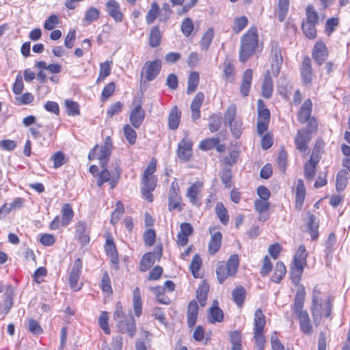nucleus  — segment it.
Returning <instances> with one entry per match:
<instances>
[{
    "mask_svg": "<svg viewBox=\"0 0 350 350\" xmlns=\"http://www.w3.org/2000/svg\"><path fill=\"white\" fill-rule=\"evenodd\" d=\"M214 37V31L212 28L208 29L203 35L201 41L200 46L202 50L206 51L209 48Z\"/></svg>",
    "mask_w": 350,
    "mask_h": 350,
    "instance_id": "39",
    "label": "nucleus"
},
{
    "mask_svg": "<svg viewBox=\"0 0 350 350\" xmlns=\"http://www.w3.org/2000/svg\"><path fill=\"white\" fill-rule=\"evenodd\" d=\"M305 296L306 292L304 286H299L295 297L293 311L299 319L301 331L306 335H311L313 333V328L309 314L306 310L303 309Z\"/></svg>",
    "mask_w": 350,
    "mask_h": 350,
    "instance_id": "1",
    "label": "nucleus"
},
{
    "mask_svg": "<svg viewBox=\"0 0 350 350\" xmlns=\"http://www.w3.org/2000/svg\"><path fill=\"white\" fill-rule=\"evenodd\" d=\"M246 292L242 286L236 287L232 292V299L238 307H241L245 299Z\"/></svg>",
    "mask_w": 350,
    "mask_h": 350,
    "instance_id": "28",
    "label": "nucleus"
},
{
    "mask_svg": "<svg viewBox=\"0 0 350 350\" xmlns=\"http://www.w3.org/2000/svg\"><path fill=\"white\" fill-rule=\"evenodd\" d=\"M349 178V173L347 170H341L338 172L336 176V187L337 191H341L346 188Z\"/></svg>",
    "mask_w": 350,
    "mask_h": 350,
    "instance_id": "29",
    "label": "nucleus"
},
{
    "mask_svg": "<svg viewBox=\"0 0 350 350\" xmlns=\"http://www.w3.org/2000/svg\"><path fill=\"white\" fill-rule=\"evenodd\" d=\"M99 16L100 11L97 8L92 7L86 11L84 19L88 23H90L92 21L98 19Z\"/></svg>",
    "mask_w": 350,
    "mask_h": 350,
    "instance_id": "56",
    "label": "nucleus"
},
{
    "mask_svg": "<svg viewBox=\"0 0 350 350\" xmlns=\"http://www.w3.org/2000/svg\"><path fill=\"white\" fill-rule=\"evenodd\" d=\"M238 266L239 257L237 254L232 255L226 263H220L216 269L219 282L222 284L229 276L234 275L237 271Z\"/></svg>",
    "mask_w": 350,
    "mask_h": 350,
    "instance_id": "6",
    "label": "nucleus"
},
{
    "mask_svg": "<svg viewBox=\"0 0 350 350\" xmlns=\"http://www.w3.org/2000/svg\"><path fill=\"white\" fill-rule=\"evenodd\" d=\"M228 124L230 126V131H231L233 136L237 139L239 138L241 135L242 130H243L242 121L240 120L239 119H238V120L234 121L233 122L229 123Z\"/></svg>",
    "mask_w": 350,
    "mask_h": 350,
    "instance_id": "49",
    "label": "nucleus"
},
{
    "mask_svg": "<svg viewBox=\"0 0 350 350\" xmlns=\"http://www.w3.org/2000/svg\"><path fill=\"white\" fill-rule=\"evenodd\" d=\"M323 311L325 317H329L332 312L331 301L328 297L324 299L321 291L316 286L313 290L311 306L313 322L316 326H318L321 321Z\"/></svg>",
    "mask_w": 350,
    "mask_h": 350,
    "instance_id": "2",
    "label": "nucleus"
},
{
    "mask_svg": "<svg viewBox=\"0 0 350 350\" xmlns=\"http://www.w3.org/2000/svg\"><path fill=\"white\" fill-rule=\"evenodd\" d=\"M106 9L109 15L117 23L123 19V14L120 11V4L116 0H109L106 3Z\"/></svg>",
    "mask_w": 350,
    "mask_h": 350,
    "instance_id": "17",
    "label": "nucleus"
},
{
    "mask_svg": "<svg viewBox=\"0 0 350 350\" xmlns=\"http://www.w3.org/2000/svg\"><path fill=\"white\" fill-rule=\"evenodd\" d=\"M290 0H279L278 5V18L280 22H282L288 12Z\"/></svg>",
    "mask_w": 350,
    "mask_h": 350,
    "instance_id": "42",
    "label": "nucleus"
},
{
    "mask_svg": "<svg viewBox=\"0 0 350 350\" xmlns=\"http://www.w3.org/2000/svg\"><path fill=\"white\" fill-rule=\"evenodd\" d=\"M307 253L304 245H301L298 247L297 253L294 257V265L305 266L306 265Z\"/></svg>",
    "mask_w": 350,
    "mask_h": 350,
    "instance_id": "31",
    "label": "nucleus"
},
{
    "mask_svg": "<svg viewBox=\"0 0 350 350\" xmlns=\"http://www.w3.org/2000/svg\"><path fill=\"white\" fill-rule=\"evenodd\" d=\"M265 325V316L260 309H258L254 314V335L256 350H264L265 338L263 330Z\"/></svg>",
    "mask_w": 350,
    "mask_h": 350,
    "instance_id": "7",
    "label": "nucleus"
},
{
    "mask_svg": "<svg viewBox=\"0 0 350 350\" xmlns=\"http://www.w3.org/2000/svg\"><path fill=\"white\" fill-rule=\"evenodd\" d=\"M306 224V231L310 234L312 240H316L319 237V220L317 217L308 213Z\"/></svg>",
    "mask_w": 350,
    "mask_h": 350,
    "instance_id": "20",
    "label": "nucleus"
},
{
    "mask_svg": "<svg viewBox=\"0 0 350 350\" xmlns=\"http://www.w3.org/2000/svg\"><path fill=\"white\" fill-rule=\"evenodd\" d=\"M180 198L178 191H170L168 198V206L169 210L172 211L178 208L179 211L181 210L180 206Z\"/></svg>",
    "mask_w": 350,
    "mask_h": 350,
    "instance_id": "38",
    "label": "nucleus"
},
{
    "mask_svg": "<svg viewBox=\"0 0 350 350\" xmlns=\"http://www.w3.org/2000/svg\"><path fill=\"white\" fill-rule=\"evenodd\" d=\"M204 184L201 181H196L193 183L188 189L186 196L189 198V202L197 206L200 205V195L203 188Z\"/></svg>",
    "mask_w": 350,
    "mask_h": 350,
    "instance_id": "11",
    "label": "nucleus"
},
{
    "mask_svg": "<svg viewBox=\"0 0 350 350\" xmlns=\"http://www.w3.org/2000/svg\"><path fill=\"white\" fill-rule=\"evenodd\" d=\"M215 212L221 222L223 224L226 225L229 220V216L228 215V211L224 206L223 203H217L215 206Z\"/></svg>",
    "mask_w": 350,
    "mask_h": 350,
    "instance_id": "40",
    "label": "nucleus"
},
{
    "mask_svg": "<svg viewBox=\"0 0 350 350\" xmlns=\"http://www.w3.org/2000/svg\"><path fill=\"white\" fill-rule=\"evenodd\" d=\"M144 117L145 111L142 107V103H139L132 109L130 113V122L135 129H138L142 124Z\"/></svg>",
    "mask_w": 350,
    "mask_h": 350,
    "instance_id": "16",
    "label": "nucleus"
},
{
    "mask_svg": "<svg viewBox=\"0 0 350 350\" xmlns=\"http://www.w3.org/2000/svg\"><path fill=\"white\" fill-rule=\"evenodd\" d=\"M258 110V121H257V133L261 135L267 129L270 121V111L265 107L264 103L259 99L257 103Z\"/></svg>",
    "mask_w": 350,
    "mask_h": 350,
    "instance_id": "8",
    "label": "nucleus"
},
{
    "mask_svg": "<svg viewBox=\"0 0 350 350\" xmlns=\"http://www.w3.org/2000/svg\"><path fill=\"white\" fill-rule=\"evenodd\" d=\"M319 22V14L312 5L306 8V17L302 21V30L304 35L309 39L317 36L316 25Z\"/></svg>",
    "mask_w": 350,
    "mask_h": 350,
    "instance_id": "5",
    "label": "nucleus"
},
{
    "mask_svg": "<svg viewBox=\"0 0 350 350\" xmlns=\"http://www.w3.org/2000/svg\"><path fill=\"white\" fill-rule=\"evenodd\" d=\"M192 142L188 139H183L178 145L177 154L183 161L189 160L192 154Z\"/></svg>",
    "mask_w": 350,
    "mask_h": 350,
    "instance_id": "13",
    "label": "nucleus"
},
{
    "mask_svg": "<svg viewBox=\"0 0 350 350\" xmlns=\"http://www.w3.org/2000/svg\"><path fill=\"white\" fill-rule=\"evenodd\" d=\"M248 21L245 16H241L234 19L232 29L234 33L241 32L247 25Z\"/></svg>",
    "mask_w": 350,
    "mask_h": 350,
    "instance_id": "51",
    "label": "nucleus"
},
{
    "mask_svg": "<svg viewBox=\"0 0 350 350\" xmlns=\"http://www.w3.org/2000/svg\"><path fill=\"white\" fill-rule=\"evenodd\" d=\"M258 31L254 27H250L243 36L239 50V59L241 62H245L254 53L258 44Z\"/></svg>",
    "mask_w": 350,
    "mask_h": 350,
    "instance_id": "3",
    "label": "nucleus"
},
{
    "mask_svg": "<svg viewBox=\"0 0 350 350\" xmlns=\"http://www.w3.org/2000/svg\"><path fill=\"white\" fill-rule=\"evenodd\" d=\"M53 167L58 168L66 163L65 156L62 152H55L51 157Z\"/></svg>",
    "mask_w": 350,
    "mask_h": 350,
    "instance_id": "61",
    "label": "nucleus"
},
{
    "mask_svg": "<svg viewBox=\"0 0 350 350\" xmlns=\"http://www.w3.org/2000/svg\"><path fill=\"white\" fill-rule=\"evenodd\" d=\"M316 167L314 164L308 162L305 164L304 176L308 180L311 181L314 178L316 174Z\"/></svg>",
    "mask_w": 350,
    "mask_h": 350,
    "instance_id": "58",
    "label": "nucleus"
},
{
    "mask_svg": "<svg viewBox=\"0 0 350 350\" xmlns=\"http://www.w3.org/2000/svg\"><path fill=\"white\" fill-rule=\"evenodd\" d=\"M202 265V260L198 254H196L192 259L190 269L195 278L198 276V272L199 271Z\"/></svg>",
    "mask_w": 350,
    "mask_h": 350,
    "instance_id": "57",
    "label": "nucleus"
},
{
    "mask_svg": "<svg viewBox=\"0 0 350 350\" xmlns=\"http://www.w3.org/2000/svg\"><path fill=\"white\" fill-rule=\"evenodd\" d=\"M208 120V128L211 132H216L221 128L222 118L220 113L213 114L210 116Z\"/></svg>",
    "mask_w": 350,
    "mask_h": 350,
    "instance_id": "33",
    "label": "nucleus"
},
{
    "mask_svg": "<svg viewBox=\"0 0 350 350\" xmlns=\"http://www.w3.org/2000/svg\"><path fill=\"white\" fill-rule=\"evenodd\" d=\"M111 150L103 146H100L99 152L98 153V159L100 161L101 167H105L107 164L109 158L111 155Z\"/></svg>",
    "mask_w": 350,
    "mask_h": 350,
    "instance_id": "43",
    "label": "nucleus"
},
{
    "mask_svg": "<svg viewBox=\"0 0 350 350\" xmlns=\"http://www.w3.org/2000/svg\"><path fill=\"white\" fill-rule=\"evenodd\" d=\"M172 10L170 5L167 3H163L161 10L159 12V21L163 22L167 21L170 18Z\"/></svg>",
    "mask_w": 350,
    "mask_h": 350,
    "instance_id": "60",
    "label": "nucleus"
},
{
    "mask_svg": "<svg viewBox=\"0 0 350 350\" xmlns=\"http://www.w3.org/2000/svg\"><path fill=\"white\" fill-rule=\"evenodd\" d=\"M74 212L68 204H64L62 208V226H66L72 219Z\"/></svg>",
    "mask_w": 350,
    "mask_h": 350,
    "instance_id": "30",
    "label": "nucleus"
},
{
    "mask_svg": "<svg viewBox=\"0 0 350 350\" xmlns=\"http://www.w3.org/2000/svg\"><path fill=\"white\" fill-rule=\"evenodd\" d=\"M161 248H158L157 251L154 252H149L145 254L140 261V270L142 271H147L150 267L153 265L156 258L159 259L161 256Z\"/></svg>",
    "mask_w": 350,
    "mask_h": 350,
    "instance_id": "14",
    "label": "nucleus"
},
{
    "mask_svg": "<svg viewBox=\"0 0 350 350\" xmlns=\"http://www.w3.org/2000/svg\"><path fill=\"white\" fill-rule=\"evenodd\" d=\"M65 105L67 109V113L72 116H78L80 113L79 106L77 103L66 100Z\"/></svg>",
    "mask_w": 350,
    "mask_h": 350,
    "instance_id": "52",
    "label": "nucleus"
},
{
    "mask_svg": "<svg viewBox=\"0 0 350 350\" xmlns=\"http://www.w3.org/2000/svg\"><path fill=\"white\" fill-rule=\"evenodd\" d=\"M199 80L200 76L198 72L195 71L191 72L188 78L187 94H190L196 91L199 83Z\"/></svg>",
    "mask_w": 350,
    "mask_h": 350,
    "instance_id": "37",
    "label": "nucleus"
},
{
    "mask_svg": "<svg viewBox=\"0 0 350 350\" xmlns=\"http://www.w3.org/2000/svg\"><path fill=\"white\" fill-rule=\"evenodd\" d=\"M113 317L116 323L118 330L121 333H126L131 338L135 336L136 333L135 319L131 313H129L128 315L124 314L122 305L120 302L116 304Z\"/></svg>",
    "mask_w": 350,
    "mask_h": 350,
    "instance_id": "4",
    "label": "nucleus"
},
{
    "mask_svg": "<svg viewBox=\"0 0 350 350\" xmlns=\"http://www.w3.org/2000/svg\"><path fill=\"white\" fill-rule=\"evenodd\" d=\"M271 58L272 74L276 77L280 72L283 62L281 47L278 42L272 41L271 42Z\"/></svg>",
    "mask_w": 350,
    "mask_h": 350,
    "instance_id": "9",
    "label": "nucleus"
},
{
    "mask_svg": "<svg viewBox=\"0 0 350 350\" xmlns=\"http://www.w3.org/2000/svg\"><path fill=\"white\" fill-rule=\"evenodd\" d=\"M220 178L226 188H230L232 186V172L230 169H223L220 173Z\"/></svg>",
    "mask_w": 350,
    "mask_h": 350,
    "instance_id": "53",
    "label": "nucleus"
},
{
    "mask_svg": "<svg viewBox=\"0 0 350 350\" xmlns=\"http://www.w3.org/2000/svg\"><path fill=\"white\" fill-rule=\"evenodd\" d=\"M301 75L304 84H309L312 80V69L309 57H305L301 66Z\"/></svg>",
    "mask_w": 350,
    "mask_h": 350,
    "instance_id": "19",
    "label": "nucleus"
},
{
    "mask_svg": "<svg viewBox=\"0 0 350 350\" xmlns=\"http://www.w3.org/2000/svg\"><path fill=\"white\" fill-rule=\"evenodd\" d=\"M13 291L14 290L12 287L8 286L7 291L4 294L5 298L3 311L5 312V314H8L10 308L12 307Z\"/></svg>",
    "mask_w": 350,
    "mask_h": 350,
    "instance_id": "44",
    "label": "nucleus"
},
{
    "mask_svg": "<svg viewBox=\"0 0 350 350\" xmlns=\"http://www.w3.org/2000/svg\"><path fill=\"white\" fill-rule=\"evenodd\" d=\"M209 230L211 239L208 244V251L211 254H214L221 247L222 234L219 231L217 230L216 227H210Z\"/></svg>",
    "mask_w": 350,
    "mask_h": 350,
    "instance_id": "15",
    "label": "nucleus"
},
{
    "mask_svg": "<svg viewBox=\"0 0 350 350\" xmlns=\"http://www.w3.org/2000/svg\"><path fill=\"white\" fill-rule=\"evenodd\" d=\"M81 269L82 261L80 258H77L74 262L69 276V284L74 291H79L81 288V284H78Z\"/></svg>",
    "mask_w": 350,
    "mask_h": 350,
    "instance_id": "10",
    "label": "nucleus"
},
{
    "mask_svg": "<svg viewBox=\"0 0 350 350\" xmlns=\"http://www.w3.org/2000/svg\"><path fill=\"white\" fill-rule=\"evenodd\" d=\"M194 28L193 23L191 18H185L181 25V30L185 36H189Z\"/></svg>",
    "mask_w": 350,
    "mask_h": 350,
    "instance_id": "54",
    "label": "nucleus"
},
{
    "mask_svg": "<svg viewBox=\"0 0 350 350\" xmlns=\"http://www.w3.org/2000/svg\"><path fill=\"white\" fill-rule=\"evenodd\" d=\"M312 109V103L310 99L305 100L300 108L297 120L299 122L304 124L310 118Z\"/></svg>",
    "mask_w": 350,
    "mask_h": 350,
    "instance_id": "23",
    "label": "nucleus"
},
{
    "mask_svg": "<svg viewBox=\"0 0 350 350\" xmlns=\"http://www.w3.org/2000/svg\"><path fill=\"white\" fill-rule=\"evenodd\" d=\"M161 38V33L159 27H153L149 36V45L152 47H156L159 45Z\"/></svg>",
    "mask_w": 350,
    "mask_h": 350,
    "instance_id": "35",
    "label": "nucleus"
},
{
    "mask_svg": "<svg viewBox=\"0 0 350 350\" xmlns=\"http://www.w3.org/2000/svg\"><path fill=\"white\" fill-rule=\"evenodd\" d=\"M161 69V64L157 61L146 62L144 66L145 78L148 81H152L158 75Z\"/></svg>",
    "mask_w": 350,
    "mask_h": 350,
    "instance_id": "21",
    "label": "nucleus"
},
{
    "mask_svg": "<svg viewBox=\"0 0 350 350\" xmlns=\"http://www.w3.org/2000/svg\"><path fill=\"white\" fill-rule=\"evenodd\" d=\"M133 305L135 315L137 317H140L142 312V303L141 299V293L139 288L136 287L133 292Z\"/></svg>",
    "mask_w": 350,
    "mask_h": 350,
    "instance_id": "27",
    "label": "nucleus"
},
{
    "mask_svg": "<svg viewBox=\"0 0 350 350\" xmlns=\"http://www.w3.org/2000/svg\"><path fill=\"white\" fill-rule=\"evenodd\" d=\"M108 319L109 317L107 312H102L98 318V324L106 334H110V329L108 325Z\"/></svg>",
    "mask_w": 350,
    "mask_h": 350,
    "instance_id": "55",
    "label": "nucleus"
},
{
    "mask_svg": "<svg viewBox=\"0 0 350 350\" xmlns=\"http://www.w3.org/2000/svg\"><path fill=\"white\" fill-rule=\"evenodd\" d=\"M311 139L310 131L306 129L298 130L295 138V144L297 150L301 152H306L308 144Z\"/></svg>",
    "mask_w": 350,
    "mask_h": 350,
    "instance_id": "12",
    "label": "nucleus"
},
{
    "mask_svg": "<svg viewBox=\"0 0 350 350\" xmlns=\"http://www.w3.org/2000/svg\"><path fill=\"white\" fill-rule=\"evenodd\" d=\"M116 209L111 214V223L116 224L124 212V204L121 201H118L116 204Z\"/></svg>",
    "mask_w": 350,
    "mask_h": 350,
    "instance_id": "45",
    "label": "nucleus"
},
{
    "mask_svg": "<svg viewBox=\"0 0 350 350\" xmlns=\"http://www.w3.org/2000/svg\"><path fill=\"white\" fill-rule=\"evenodd\" d=\"M159 14V6L156 2H154L151 5L150 9L148 10L146 15V22L148 24L152 23L157 16Z\"/></svg>",
    "mask_w": 350,
    "mask_h": 350,
    "instance_id": "46",
    "label": "nucleus"
},
{
    "mask_svg": "<svg viewBox=\"0 0 350 350\" xmlns=\"http://www.w3.org/2000/svg\"><path fill=\"white\" fill-rule=\"evenodd\" d=\"M103 170L99 174L98 178L97 180V185L98 187H101L104 183H106L110 180L111 174L107 169V165L105 167H102Z\"/></svg>",
    "mask_w": 350,
    "mask_h": 350,
    "instance_id": "63",
    "label": "nucleus"
},
{
    "mask_svg": "<svg viewBox=\"0 0 350 350\" xmlns=\"http://www.w3.org/2000/svg\"><path fill=\"white\" fill-rule=\"evenodd\" d=\"M123 132L128 142L130 144H134L137 139V133L135 131L129 124H126L123 128Z\"/></svg>",
    "mask_w": 350,
    "mask_h": 350,
    "instance_id": "47",
    "label": "nucleus"
},
{
    "mask_svg": "<svg viewBox=\"0 0 350 350\" xmlns=\"http://www.w3.org/2000/svg\"><path fill=\"white\" fill-rule=\"evenodd\" d=\"M111 61H106L100 64V72L96 80V83H100L105 80L111 73Z\"/></svg>",
    "mask_w": 350,
    "mask_h": 350,
    "instance_id": "34",
    "label": "nucleus"
},
{
    "mask_svg": "<svg viewBox=\"0 0 350 350\" xmlns=\"http://www.w3.org/2000/svg\"><path fill=\"white\" fill-rule=\"evenodd\" d=\"M286 272V267L283 262H278L275 265V271L271 277V280L275 283H280Z\"/></svg>",
    "mask_w": 350,
    "mask_h": 350,
    "instance_id": "36",
    "label": "nucleus"
},
{
    "mask_svg": "<svg viewBox=\"0 0 350 350\" xmlns=\"http://www.w3.org/2000/svg\"><path fill=\"white\" fill-rule=\"evenodd\" d=\"M208 290V285L206 283H203L196 291V297L202 306H204L206 304Z\"/></svg>",
    "mask_w": 350,
    "mask_h": 350,
    "instance_id": "41",
    "label": "nucleus"
},
{
    "mask_svg": "<svg viewBox=\"0 0 350 350\" xmlns=\"http://www.w3.org/2000/svg\"><path fill=\"white\" fill-rule=\"evenodd\" d=\"M304 267L300 265H295L291 268V275L292 282L297 284L301 279Z\"/></svg>",
    "mask_w": 350,
    "mask_h": 350,
    "instance_id": "50",
    "label": "nucleus"
},
{
    "mask_svg": "<svg viewBox=\"0 0 350 350\" xmlns=\"http://www.w3.org/2000/svg\"><path fill=\"white\" fill-rule=\"evenodd\" d=\"M181 111L177 106H174L168 116V126L171 130L178 129L180 120Z\"/></svg>",
    "mask_w": 350,
    "mask_h": 350,
    "instance_id": "24",
    "label": "nucleus"
},
{
    "mask_svg": "<svg viewBox=\"0 0 350 350\" xmlns=\"http://www.w3.org/2000/svg\"><path fill=\"white\" fill-rule=\"evenodd\" d=\"M287 153L285 150H281L278 156L277 164L279 169L284 172L286 166Z\"/></svg>",
    "mask_w": 350,
    "mask_h": 350,
    "instance_id": "62",
    "label": "nucleus"
},
{
    "mask_svg": "<svg viewBox=\"0 0 350 350\" xmlns=\"http://www.w3.org/2000/svg\"><path fill=\"white\" fill-rule=\"evenodd\" d=\"M237 108L235 105H230L226 109L224 113V120L226 124L233 122L238 120L236 118Z\"/></svg>",
    "mask_w": 350,
    "mask_h": 350,
    "instance_id": "48",
    "label": "nucleus"
},
{
    "mask_svg": "<svg viewBox=\"0 0 350 350\" xmlns=\"http://www.w3.org/2000/svg\"><path fill=\"white\" fill-rule=\"evenodd\" d=\"M328 52L325 44L322 42H317L312 51V57L319 65H321L326 59Z\"/></svg>",
    "mask_w": 350,
    "mask_h": 350,
    "instance_id": "18",
    "label": "nucleus"
},
{
    "mask_svg": "<svg viewBox=\"0 0 350 350\" xmlns=\"http://www.w3.org/2000/svg\"><path fill=\"white\" fill-rule=\"evenodd\" d=\"M305 198V188L302 180H299L296 189L295 202L296 206L301 208Z\"/></svg>",
    "mask_w": 350,
    "mask_h": 350,
    "instance_id": "32",
    "label": "nucleus"
},
{
    "mask_svg": "<svg viewBox=\"0 0 350 350\" xmlns=\"http://www.w3.org/2000/svg\"><path fill=\"white\" fill-rule=\"evenodd\" d=\"M252 70L250 68L247 69L243 75L241 83L240 85V92L242 96L244 97H246L249 95L252 85Z\"/></svg>",
    "mask_w": 350,
    "mask_h": 350,
    "instance_id": "22",
    "label": "nucleus"
},
{
    "mask_svg": "<svg viewBox=\"0 0 350 350\" xmlns=\"http://www.w3.org/2000/svg\"><path fill=\"white\" fill-rule=\"evenodd\" d=\"M273 92V81L271 79L269 71L268 70L264 77L262 84L261 94L266 98H271Z\"/></svg>",
    "mask_w": 350,
    "mask_h": 350,
    "instance_id": "26",
    "label": "nucleus"
},
{
    "mask_svg": "<svg viewBox=\"0 0 350 350\" xmlns=\"http://www.w3.org/2000/svg\"><path fill=\"white\" fill-rule=\"evenodd\" d=\"M219 142L215 138L206 139L201 142L200 148L202 150H208L213 148Z\"/></svg>",
    "mask_w": 350,
    "mask_h": 350,
    "instance_id": "64",
    "label": "nucleus"
},
{
    "mask_svg": "<svg viewBox=\"0 0 350 350\" xmlns=\"http://www.w3.org/2000/svg\"><path fill=\"white\" fill-rule=\"evenodd\" d=\"M28 329L31 334L36 335H39L43 332L40 324L33 319L28 320Z\"/></svg>",
    "mask_w": 350,
    "mask_h": 350,
    "instance_id": "59",
    "label": "nucleus"
},
{
    "mask_svg": "<svg viewBox=\"0 0 350 350\" xmlns=\"http://www.w3.org/2000/svg\"><path fill=\"white\" fill-rule=\"evenodd\" d=\"M209 321L211 323L221 322L224 319V312L218 307L217 301L215 300L213 303V306L209 308Z\"/></svg>",
    "mask_w": 350,
    "mask_h": 350,
    "instance_id": "25",
    "label": "nucleus"
}]
</instances>
